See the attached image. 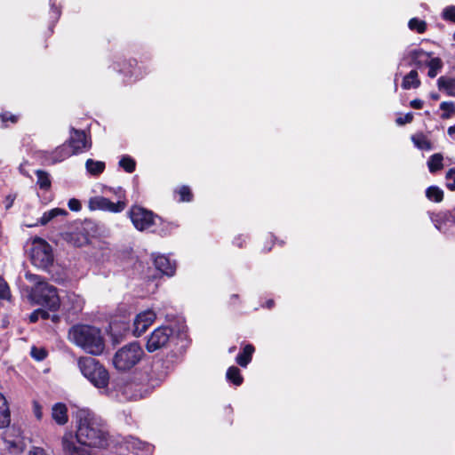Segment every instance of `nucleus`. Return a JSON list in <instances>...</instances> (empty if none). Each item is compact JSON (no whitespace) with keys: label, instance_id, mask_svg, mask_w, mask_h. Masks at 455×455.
<instances>
[{"label":"nucleus","instance_id":"obj_1","mask_svg":"<svg viewBox=\"0 0 455 455\" xmlns=\"http://www.w3.org/2000/svg\"><path fill=\"white\" fill-rule=\"evenodd\" d=\"M76 436L66 433L62 437V448L66 455H91L86 447L102 448L108 444L109 433L106 422L96 413L79 410L76 413Z\"/></svg>","mask_w":455,"mask_h":455},{"label":"nucleus","instance_id":"obj_2","mask_svg":"<svg viewBox=\"0 0 455 455\" xmlns=\"http://www.w3.org/2000/svg\"><path fill=\"white\" fill-rule=\"evenodd\" d=\"M68 337L72 343L92 355H100L105 349V340L98 327L76 324L69 329Z\"/></svg>","mask_w":455,"mask_h":455},{"label":"nucleus","instance_id":"obj_3","mask_svg":"<svg viewBox=\"0 0 455 455\" xmlns=\"http://www.w3.org/2000/svg\"><path fill=\"white\" fill-rule=\"evenodd\" d=\"M77 366L83 376L95 387L99 389L108 387L109 373L98 360L91 356H82L77 360Z\"/></svg>","mask_w":455,"mask_h":455},{"label":"nucleus","instance_id":"obj_4","mask_svg":"<svg viewBox=\"0 0 455 455\" xmlns=\"http://www.w3.org/2000/svg\"><path fill=\"white\" fill-rule=\"evenodd\" d=\"M144 351L138 342H131L119 348L113 357V364L121 371H129L140 363Z\"/></svg>","mask_w":455,"mask_h":455},{"label":"nucleus","instance_id":"obj_5","mask_svg":"<svg viewBox=\"0 0 455 455\" xmlns=\"http://www.w3.org/2000/svg\"><path fill=\"white\" fill-rule=\"evenodd\" d=\"M30 299L37 305L45 306L52 311H57L60 307V299L57 289L49 283L44 286L32 288Z\"/></svg>","mask_w":455,"mask_h":455},{"label":"nucleus","instance_id":"obj_6","mask_svg":"<svg viewBox=\"0 0 455 455\" xmlns=\"http://www.w3.org/2000/svg\"><path fill=\"white\" fill-rule=\"evenodd\" d=\"M32 264L40 268H46L53 262V253L51 245L44 239L36 237L30 249Z\"/></svg>","mask_w":455,"mask_h":455},{"label":"nucleus","instance_id":"obj_7","mask_svg":"<svg viewBox=\"0 0 455 455\" xmlns=\"http://www.w3.org/2000/svg\"><path fill=\"white\" fill-rule=\"evenodd\" d=\"M129 216L134 227L140 231L146 230L156 225L157 220H161V219L155 215L151 211L137 205L131 208Z\"/></svg>","mask_w":455,"mask_h":455},{"label":"nucleus","instance_id":"obj_8","mask_svg":"<svg viewBox=\"0 0 455 455\" xmlns=\"http://www.w3.org/2000/svg\"><path fill=\"white\" fill-rule=\"evenodd\" d=\"M172 334L173 331L170 327L161 326L156 328L148 338L146 344L147 350L149 353H152L165 347L168 345Z\"/></svg>","mask_w":455,"mask_h":455},{"label":"nucleus","instance_id":"obj_9","mask_svg":"<svg viewBox=\"0 0 455 455\" xmlns=\"http://www.w3.org/2000/svg\"><path fill=\"white\" fill-rule=\"evenodd\" d=\"M126 206V200H118L116 203H113L103 196H94L89 200V208L92 211L102 210L116 213L123 212Z\"/></svg>","mask_w":455,"mask_h":455},{"label":"nucleus","instance_id":"obj_10","mask_svg":"<svg viewBox=\"0 0 455 455\" xmlns=\"http://www.w3.org/2000/svg\"><path fill=\"white\" fill-rule=\"evenodd\" d=\"M156 318V313L148 309L138 314L133 322V334L136 337L141 336L148 327L155 322Z\"/></svg>","mask_w":455,"mask_h":455},{"label":"nucleus","instance_id":"obj_11","mask_svg":"<svg viewBox=\"0 0 455 455\" xmlns=\"http://www.w3.org/2000/svg\"><path fill=\"white\" fill-rule=\"evenodd\" d=\"M68 143L74 154H79L92 147V143L87 140L85 132L75 128L71 129L70 138Z\"/></svg>","mask_w":455,"mask_h":455},{"label":"nucleus","instance_id":"obj_12","mask_svg":"<svg viewBox=\"0 0 455 455\" xmlns=\"http://www.w3.org/2000/svg\"><path fill=\"white\" fill-rule=\"evenodd\" d=\"M60 304L62 305L63 310L68 315H76L82 312L84 306V299L75 292H68Z\"/></svg>","mask_w":455,"mask_h":455},{"label":"nucleus","instance_id":"obj_13","mask_svg":"<svg viewBox=\"0 0 455 455\" xmlns=\"http://www.w3.org/2000/svg\"><path fill=\"white\" fill-rule=\"evenodd\" d=\"M454 219L453 212H443L436 214L433 219V222L435 227L443 232L449 233L455 231V221H452Z\"/></svg>","mask_w":455,"mask_h":455},{"label":"nucleus","instance_id":"obj_14","mask_svg":"<svg viewBox=\"0 0 455 455\" xmlns=\"http://www.w3.org/2000/svg\"><path fill=\"white\" fill-rule=\"evenodd\" d=\"M430 53L423 51L422 49H414L406 53L403 59H409L410 66H415L418 68H421L427 66L430 58Z\"/></svg>","mask_w":455,"mask_h":455},{"label":"nucleus","instance_id":"obj_15","mask_svg":"<svg viewBox=\"0 0 455 455\" xmlns=\"http://www.w3.org/2000/svg\"><path fill=\"white\" fill-rule=\"evenodd\" d=\"M156 267L163 274L172 276L175 273V264L164 255H159L154 259Z\"/></svg>","mask_w":455,"mask_h":455},{"label":"nucleus","instance_id":"obj_16","mask_svg":"<svg viewBox=\"0 0 455 455\" xmlns=\"http://www.w3.org/2000/svg\"><path fill=\"white\" fill-rule=\"evenodd\" d=\"M52 417L59 425H65L68 420V409L64 403H56L52 409Z\"/></svg>","mask_w":455,"mask_h":455},{"label":"nucleus","instance_id":"obj_17","mask_svg":"<svg viewBox=\"0 0 455 455\" xmlns=\"http://www.w3.org/2000/svg\"><path fill=\"white\" fill-rule=\"evenodd\" d=\"M11 422V415L6 398L0 393V428L6 427Z\"/></svg>","mask_w":455,"mask_h":455},{"label":"nucleus","instance_id":"obj_18","mask_svg":"<svg viewBox=\"0 0 455 455\" xmlns=\"http://www.w3.org/2000/svg\"><path fill=\"white\" fill-rule=\"evenodd\" d=\"M437 86L447 95L455 97V77L440 76L437 80Z\"/></svg>","mask_w":455,"mask_h":455},{"label":"nucleus","instance_id":"obj_19","mask_svg":"<svg viewBox=\"0 0 455 455\" xmlns=\"http://www.w3.org/2000/svg\"><path fill=\"white\" fill-rule=\"evenodd\" d=\"M72 155H75V154H74V152H72V148L69 147L68 143L63 144V145L58 147L52 153V164L61 162Z\"/></svg>","mask_w":455,"mask_h":455},{"label":"nucleus","instance_id":"obj_20","mask_svg":"<svg viewBox=\"0 0 455 455\" xmlns=\"http://www.w3.org/2000/svg\"><path fill=\"white\" fill-rule=\"evenodd\" d=\"M420 80L419 78L418 71L413 69L410 71L403 79L402 87L404 90H410L411 88H418L420 85Z\"/></svg>","mask_w":455,"mask_h":455},{"label":"nucleus","instance_id":"obj_21","mask_svg":"<svg viewBox=\"0 0 455 455\" xmlns=\"http://www.w3.org/2000/svg\"><path fill=\"white\" fill-rule=\"evenodd\" d=\"M67 212L65 210L60 209V208H54L52 209L49 212H46L43 214V216L39 219L38 222L36 224H29L28 227H35L37 225H46L48 222H50L52 219L59 215H66Z\"/></svg>","mask_w":455,"mask_h":455},{"label":"nucleus","instance_id":"obj_22","mask_svg":"<svg viewBox=\"0 0 455 455\" xmlns=\"http://www.w3.org/2000/svg\"><path fill=\"white\" fill-rule=\"evenodd\" d=\"M254 347L251 344L246 345L243 347L242 353L238 354L236 356V363L242 366L246 367L249 363L251 361L252 354L254 353Z\"/></svg>","mask_w":455,"mask_h":455},{"label":"nucleus","instance_id":"obj_23","mask_svg":"<svg viewBox=\"0 0 455 455\" xmlns=\"http://www.w3.org/2000/svg\"><path fill=\"white\" fill-rule=\"evenodd\" d=\"M443 156L440 153L432 155L427 160V167L431 173H435L443 169Z\"/></svg>","mask_w":455,"mask_h":455},{"label":"nucleus","instance_id":"obj_24","mask_svg":"<svg viewBox=\"0 0 455 455\" xmlns=\"http://www.w3.org/2000/svg\"><path fill=\"white\" fill-rule=\"evenodd\" d=\"M428 63H427V67H428V73L427 76L430 78H434L437 76V74L440 72V70L443 68V63L442 60L438 57L435 58H429Z\"/></svg>","mask_w":455,"mask_h":455},{"label":"nucleus","instance_id":"obj_25","mask_svg":"<svg viewBox=\"0 0 455 455\" xmlns=\"http://www.w3.org/2000/svg\"><path fill=\"white\" fill-rule=\"evenodd\" d=\"M411 140L414 143L415 147H417L419 149L430 150L432 148L431 142L423 133H416L412 135Z\"/></svg>","mask_w":455,"mask_h":455},{"label":"nucleus","instance_id":"obj_26","mask_svg":"<svg viewBox=\"0 0 455 455\" xmlns=\"http://www.w3.org/2000/svg\"><path fill=\"white\" fill-rule=\"evenodd\" d=\"M87 172L92 175H99L105 170V163L88 159L85 163Z\"/></svg>","mask_w":455,"mask_h":455},{"label":"nucleus","instance_id":"obj_27","mask_svg":"<svg viewBox=\"0 0 455 455\" xmlns=\"http://www.w3.org/2000/svg\"><path fill=\"white\" fill-rule=\"evenodd\" d=\"M36 175L37 177L36 184L41 189L48 190L52 186V181L50 179V174L43 170H37L36 172Z\"/></svg>","mask_w":455,"mask_h":455},{"label":"nucleus","instance_id":"obj_28","mask_svg":"<svg viewBox=\"0 0 455 455\" xmlns=\"http://www.w3.org/2000/svg\"><path fill=\"white\" fill-rule=\"evenodd\" d=\"M426 196L430 201L440 203L443 199V191L437 186H430L426 190Z\"/></svg>","mask_w":455,"mask_h":455},{"label":"nucleus","instance_id":"obj_29","mask_svg":"<svg viewBox=\"0 0 455 455\" xmlns=\"http://www.w3.org/2000/svg\"><path fill=\"white\" fill-rule=\"evenodd\" d=\"M66 239L75 246L80 247L87 243L88 237L79 232H73L66 235Z\"/></svg>","mask_w":455,"mask_h":455},{"label":"nucleus","instance_id":"obj_30","mask_svg":"<svg viewBox=\"0 0 455 455\" xmlns=\"http://www.w3.org/2000/svg\"><path fill=\"white\" fill-rule=\"evenodd\" d=\"M227 379L235 386H240L243 380L240 370L235 366H231L228 369Z\"/></svg>","mask_w":455,"mask_h":455},{"label":"nucleus","instance_id":"obj_31","mask_svg":"<svg viewBox=\"0 0 455 455\" xmlns=\"http://www.w3.org/2000/svg\"><path fill=\"white\" fill-rule=\"evenodd\" d=\"M440 108L443 110L441 117L443 119L450 118L455 113V105L451 101H443L440 104Z\"/></svg>","mask_w":455,"mask_h":455},{"label":"nucleus","instance_id":"obj_32","mask_svg":"<svg viewBox=\"0 0 455 455\" xmlns=\"http://www.w3.org/2000/svg\"><path fill=\"white\" fill-rule=\"evenodd\" d=\"M410 29L415 30L418 33H423L426 30L427 25L426 22L423 20H420L417 18H413L410 20L408 24Z\"/></svg>","mask_w":455,"mask_h":455},{"label":"nucleus","instance_id":"obj_33","mask_svg":"<svg viewBox=\"0 0 455 455\" xmlns=\"http://www.w3.org/2000/svg\"><path fill=\"white\" fill-rule=\"evenodd\" d=\"M135 161L129 156H124L119 162V165L130 173L135 170Z\"/></svg>","mask_w":455,"mask_h":455},{"label":"nucleus","instance_id":"obj_34","mask_svg":"<svg viewBox=\"0 0 455 455\" xmlns=\"http://www.w3.org/2000/svg\"><path fill=\"white\" fill-rule=\"evenodd\" d=\"M26 279L34 283L33 288H37L40 285L44 286L48 283L42 276L30 273L26 274Z\"/></svg>","mask_w":455,"mask_h":455},{"label":"nucleus","instance_id":"obj_35","mask_svg":"<svg viewBox=\"0 0 455 455\" xmlns=\"http://www.w3.org/2000/svg\"><path fill=\"white\" fill-rule=\"evenodd\" d=\"M446 187L451 191L455 190V168L450 169L445 175Z\"/></svg>","mask_w":455,"mask_h":455},{"label":"nucleus","instance_id":"obj_36","mask_svg":"<svg viewBox=\"0 0 455 455\" xmlns=\"http://www.w3.org/2000/svg\"><path fill=\"white\" fill-rule=\"evenodd\" d=\"M11 292L9 286L3 277H0V299H10Z\"/></svg>","mask_w":455,"mask_h":455},{"label":"nucleus","instance_id":"obj_37","mask_svg":"<svg viewBox=\"0 0 455 455\" xmlns=\"http://www.w3.org/2000/svg\"><path fill=\"white\" fill-rule=\"evenodd\" d=\"M178 193L180 196V202H189L192 200L193 196L188 187L182 186L181 188H179Z\"/></svg>","mask_w":455,"mask_h":455},{"label":"nucleus","instance_id":"obj_38","mask_svg":"<svg viewBox=\"0 0 455 455\" xmlns=\"http://www.w3.org/2000/svg\"><path fill=\"white\" fill-rule=\"evenodd\" d=\"M30 354L31 356L37 361H42L46 357V352L43 348H36L33 347Z\"/></svg>","mask_w":455,"mask_h":455},{"label":"nucleus","instance_id":"obj_39","mask_svg":"<svg viewBox=\"0 0 455 455\" xmlns=\"http://www.w3.org/2000/svg\"><path fill=\"white\" fill-rule=\"evenodd\" d=\"M443 18L455 22V6L446 8L443 12Z\"/></svg>","mask_w":455,"mask_h":455},{"label":"nucleus","instance_id":"obj_40","mask_svg":"<svg viewBox=\"0 0 455 455\" xmlns=\"http://www.w3.org/2000/svg\"><path fill=\"white\" fill-rule=\"evenodd\" d=\"M413 119V116L411 113H408L403 116L398 117L395 122L398 125H403L405 124H410Z\"/></svg>","mask_w":455,"mask_h":455},{"label":"nucleus","instance_id":"obj_41","mask_svg":"<svg viewBox=\"0 0 455 455\" xmlns=\"http://www.w3.org/2000/svg\"><path fill=\"white\" fill-rule=\"evenodd\" d=\"M68 207L73 212H79L82 205L79 200L72 198L68 201Z\"/></svg>","mask_w":455,"mask_h":455},{"label":"nucleus","instance_id":"obj_42","mask_svg":"<svg viewBox=\"0 0 455 455\" xmlns=\"http://www.w3.org/2000/svg\"><path fill=\"white\" fill-rule=\"evenodd\" d=\"M33 412L37 419H41L43 417L42 407L38 402H33Z\"/></svg>","mask_w":455,"mask_h":455},{"label":"nucleus","instance_id":"obj_43","mask_svg":"<svg viewBox=\"0 0 455 455\" xmlns=\"http://www.w3.org/2000/svg\"><path fill=\"white\" fill-rule=\"evenodd\" d=\"M410 105L415 109H421L423 108V101L421 100L415 99L411 101Z\"/></svg>","mask_w":455,"mask_h":455},{"label":"nucleus","instance_id":"obj_44","mask_svg":"<svg viewBox=\"0 0 455 455\" xmlns=\"http://www.w3.org/2000/svg\"><path fill=\"white\" fill-rule=\"evenodd\" d=\"M29 455H46V452L40 447H33L29 451Z\"/></svg>","mask_w":455,"mask_h":455},{"label":"nucleus","instance_id":"obj_45","mask_svg":"<svg viewBox=\"0 0 455 455\" xmlns=\"http://www.w3.org/2000/svg\"><path fill=\"white\" fill-rule=\"evenodd\" d=\"M114 193L117 196L118 200H126L124 190L122 188H117L114 190Z\"/></svg>","mask_w":455,"mask_h":455},{"label":"nucleus","instance_id":"obj_46","mask_svg":"<svg viewBox=\"0 0 455 455\" xmlns=\"http://www.w3.org/2000/svg\"><path fill=\"white\" fill-rule=\"evenodd\" d=\"M0 117L2 118L3 122H6L7 120H10L12 123L17 122V117L13 115L7 116L6 114L0 115Z\"/></svg>","mask_w":455,"mask_h":455},{"label":"nucleus","instance_id":"obj_47","mask_svg":"<svg viewBox=\"0 0 455 455\" xmlns=\"http://www.w3.org/2000/svg\"><path fill=\"white\" fill-rule=\"evenodd\" d=\"M14 199H15V196H13L12 195H9L6 196V198H5V208L6 209H9L12 206Z\"/></svg>","mask_w":455,"mask_h":455},{"label":"nucleus","instance_id":"obj_48","mask_svg":"<svg viewBox=\"0 0 455 455\" xmlns=\"http://www.w3.org/2000/svg\"><path fill=\"white\" fill-rule=\"evenodd\" d=\"M39 310H35L34 312H32L29 315V321L31 323H36L38 319H39V315H38Z\"/></svg>","mask_w":455,"mask_h":455},{"label":"nucleus","instance_id":"obj_49","mask_svg":"<svg viewBox=\"0 0 455 455\" xmlns=\"http://www.w3.org/2000/svg\"><path fill=\"white\" fill-rule=\"evenodd\" d=\"M40 313H38L39 315V318H42V319H48L50 315L47 311L44 310V309H38Z\"/></svg>","mask_w":455,"mask_h":455},{"label":"nucleus","instance_id":"obj_50","mask_svg":"<svg viewBox=\"0 0 455 455\" xmlns=\"http://www.w3.org/2000/svg\"><path fill=\"white\" fill-rule=\"evenodd\" d=\"M448 134L449 135L455 134V124L448 128Z\"/></svg>","mask_w":455,"mask_h":455},{"label":"nucleus","instance_id":"obj_51","mask_svg":"<svg viewBox=\"0 0 455 455\" xmlns=\"http://www.w3.org/2000/svg\"><path fill=\"white\" fill-rule=\"evenodd\" d=\"M431 98H432L433 100H439V95H438V94H436V93H433V94H431Z\"/></svg>","mask_w":455,"mask_h":455},{"label":"nucleus","instance_id":"obj_52","mask_svg":"<svg viewBox=\"0 0 455 455\" xmlns=\"http://www.w3.org/2000/svg\"><path fill=\"white\" fill-rule=\"evenodd\" d=\"M272 304H273V301H272V300H269V301L267 302V306H268L269 307L272 306Z\"/></svg>","mask_w":455,"mask_h":455},{"label":"nucleus","instance_id":"obj_53","mask_svg":"<svg viewBox=\"0 0 455 455\" xmlns=\"http://www.w3.org/2000/svg\"><path fill=\"white\" fill-rule=\"evenodd\" d=\"M57 318H58L57 315H54L52 319L56 320Z\"/></svg>","mask_w":455,"mask_h":455},{"label":"nucleus","instance_id":"obj_54","mask_svg":"<svg viewBox=\"0 0 455 455\" xmlns=\"http://www.w3.org/2000/svg\"><path fill=\"white\" fill-rule=\"evenodd\" d=\"M235 347L229 349L230 352L234 351Z\"/></svg>","mask_w":455,"mask_h":455},{"label":"nucleus","instance_id":"obj_55","mask_svg":"<svg viewBox=\"0 0 455 455\" xmlns=\"http://www.w3.org/2000/svg\"><path fill=\"white\" fill-rule=\"evenodd\" d=\"M453 39L455 40V33L453 34Z\"/></svg>","mask_w":455,"mask_h":455}]
</instances>
